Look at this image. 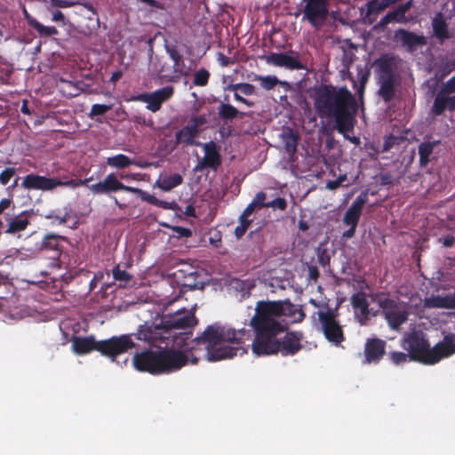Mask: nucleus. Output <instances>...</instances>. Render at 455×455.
Segmentation results:
<instances>
[{
	"label": "nucleus",
	"mask_w": 455,
	"mask_h": 455,
	"mask_svg": "<svg viewBox=\"0 0 455 455\" xmlns=\"http://www.w3.org/2000/svg\"><path fill=\"white\" fill-rule=\"evenodd\" d=\"M314 105L319 117L333 121L339 133L353 131L357 103L346 86L320 85L315 91Z\"/></svg>",
	"instance_id": "f03ea898"
},
{
	"label": "nucleus",
	"mask_w": 455,
	"mask_h": 455,
	"mask_svg": "<svg viewBox=\"0 0 455 455\" xmlns=\"http://www.w3.org/2000/svg\"><path fill=\"white\" fill-rule=\"evenodd\" d=\"M332 0H305L301 9L302 21H307L312 28L318 30L329 17V7Z\"/></svg>",
	"instance_id": "9b49d317"
},
{
	"label": "nucleus",
	"mask_w": 455,
	"mask_h": 455,
	"mask_svg": "<svg viewBox=\"0 0 455 455\" xmlns=\"http://www.w3.org/2000/svg\"><path fill=\"white\" fill-rule=\"evenodd\" d=\"M229 287L237 292L242 293V297H249L251 291L255 287V281L253 279H239L232 278L229 282Z\"/></svg>",
	"instance_id": "c756f323"
},
{
	"label": "nucleus",
	"mask_w": 455,
	"mask_h": 455,
	"mask_svg": "<svg viewBox=\"0 0 455 455\" xmlns=\"http://www.w3.org/2000/svg\"><path fill=\"white\" fill-rule=\"evenodd\" d=\"M387 14L388 15V18L390 19L391 22L395 21L403 24H406L409 22V20L406 17V15L398 7L387 12Z\"/></svg>",
	"instance_id": "8fccbe9b"
},
{
	"label": "nucleus",
	"mask_w": 455,
	"mask_h": 455,
	"mask_svg": "<svg viewBox=\"0 0 455 455\" xmlns=\"http://www.w3.org/2000/svg\"><path fill=\"white\" fill-rule=\"evenodd\" d=\"M174 93V88L172 85L164 86L150 93L140 95V100L147 103V108L152 112H156L161 108L164 102L170 100Z\"/></svg>",
	"instance_id": "dca6fc26"
},
{
	"label": "nucleus",
	"mask_w": 455,
	"mask_h": 455,
	"mask_svg": "<svg viewBox=\"0 0 455 455\" xmlns=\"http://www.w3.org/2000/svg\"><path fill=\"white\" fill-rule=\"evenodd\" d=\"M196 136L192 134L186 127L179 130L175 133L176 145L184 144L186 146H200L202 143L196 140Z\"/></svg>",
	"instance_id": "72a5a7b5"
},
{
	"label": "nucleus",
	"mask_w": 455,
	"mask_h": 455,
	"mask_svg": "<svg viewBox=\"0 0 455 455\" xmlns=\"http://www.w3.org/2000/svg\"><path fill=\"white\" fill-rule=\"evenodd\" d=\"M29 215L28 212L23 211L19 213L14 212L11 219L5 223L2 233L8 235H16L27 229L28 227Z\"/></svg>",
	"instance_id": "412c9836"
},
{
	"label": "nucleus",
	"mask_w": 455,
	"mask_h": 455,
	"mask_svg": "<svg viewBox=\"0 0 455 455\" xmlns=\"http://www.w3.org/2000/svg\"><path fill=\"white\" fill-rule=\"evenodd\" d=\"M183 182V178L179 173H174L172 175H160L159 178L156 180L154 187L160 188L163 191L168 192L172 188L180 186Z\"/></svg>",
	"instance_id": "bb28decb"
},
{
	"label": "nucleus",
	"mask_w": 455,
	"mask_h": 455,
	"mask_svg": "<svg viewBox=\"0 0 455 455\" xmlns=\"http://www.w3.org/2000/svg\"><path fill=\"white\" fill-rule=\"evenodd\" d=\"M284 148L287 154L294 155L297 151L299 136L291 129H288L283 135Z\"/></svg>",
	"instance_id": "c9c22d12"
},
{
	"label": "nucleus",
	"mask_w": 455,
	"mask_h": 455,
	"mask_svg": "<svg viewBox=\"0 0 455 455\" xmlns=\"http://www.w3.org/2000/svg\"><path fill=\"white\" fill-rule=\"evenodd\" d=\"M112 275L116 281L124 283V285L132 280V275L127 271L120 269L119 265L112 269Z\"/></svg>",
	"instance_id": "49530a36"
},
{
	"label": "nucleus",
	"mask_w": 455,
	"mask_h": 455,
	"mask_svg": "<svg viewBox=\"0 0 455 455\" xmlns=\"http://www.w3.org/2000/svg\"><path fill=\"white\" fill-rule=\"evenodd\" d=\"M72 350L75 354L82 355L98 351L102 355L110 358L113 362L116 357L130 350L132 341L130 336H113L108 339L97 341L93 335L73 336L71 338Z\"/></svg>",
	"instance_id": "39448f33"
},
{
	"label": "nucleus",
	"mask_w": 455,
	"mask_h": 455,
	"mask_svg": "<svg viewBox=\"0 0 455 455\" xmlns=\"http://www.w3.org/2000/svg\"><path fill=\"white\" fill-rule=\"evenodd\" d=\"M394 37L396 42H399L410 52L416 51L418 47L426 45L427 43L423 35H418L404 28L397 29L395 32Z\"/></svg>",
	"instance_id": "a211bd4d"
},
{
	"label": "nucleus",
	"mask_w": 455,
	"mask_h": 455,
	"mask_svg": "<svg viewBox=\"0 0 455 455\" xmlns=\"http://www.w3.org/2000/svg\"><path fill=\"white\" fill-rule=\"evenodd\" d=\"M228 88L233 92H238L245 96H251L256 93L255 86L249 83L233 84H229Z\"/></svg>",
	"instance_id": "a19ab883"
},
{
	"label": "nucleus",
	"mask_w": 455,
	"mask_h": 455,
	"mask_svg": "<svg viewBox=\"0 0 455 455\" xmlns=\"http://www.w3.org/2000/svg\"><path fill=\"white\" fill-rule=\"evenodd\" d=\"M196 323L197 319L193 312L180 309L173 314L164 315L160 326L166 332L176 330L179 333H188Z\"/></svg>",
	"instance_id": "f8f14e48"
},
{
	"label": "nucleus",
	"mask_w": 455,
	"mask_h": 455,
	"mask_svg": "<svg viewBox=\"0 0 455 455\" xmlns=\"http://www.w3.org/2000/svg\"><path fill=\"white\" fill-rule=\"evenodd\" d=\"M210 78V72L202 68L197 70L194 75L193 84L196 86H205L207 85Z\"/></svg>",
	"instance_id": "c03bdc74"
},
{
	"label": "nucleus",
	"mask_w": 455,
	"mask_h": 455,
	"mask_svg": "<svg viewBox=\"0 0 455 455\" xmlns=\"http://www.w3.org/2000/svg\"><path fill=\"white\" fill-rule=\"evenodd\" d=\"M391 23L390 19L388 18V15L386 14L383 18L380 19V20L373 27V29L375 30H380L383 31L387 26Z\"/></svg>",
	"instance_id": "0e129e2a"
},
{
	"label": "nucleus",
	"mask_w": 455,
	"mask_h": 455,
	"mask_svg": "<svg viewBox=\"0 0 455 455\" xmlns=\"http://www.w3.org/2000/svg\"><path fill=\"white\" fill-rule=\"evenodd\" d=\"M428 307L451 309V294L432 296L426 299Z\"/></svg>",
	"instance_id": "f704fd0d"
},
{
	"label": "nucleus",
	"mask_w": 455,
	"mask_h": 455,
	"mask_svg": "<svg viewBox=\"0 0 455 455\" xmlns=\"http://www.w3.org/2000/svg\"><path fill=\"white\" fill-rule=\"evenodd\" d=\"M439 241L443 243V247L450 248L455 243V236L452 235H447L444 237H441Z\"/></svg>",
	"instance_id": "69168bd1"
},
{
	"label": "nucleus",
	"mask_w": 455,
	"mask_h": 455,
	"mask_svg": "<svg viewBox=\"0 0 455 455\" xmlns=\"http://www.w3.org/2000/svg\"><path fill=\"white\" fill-rule=\"evenodd\" d=\"M408 356H410V355L399 351H394L389 354L391 361L396 365L407 362Z\"/></svg>",
	"instance_id": "4d7b16f0"
},
{
	"label": "nucleus",
	"mask_w": 455,
	"mask_h": 455,
	"mask_svg": "<svg viewBox=\"0 0 455 455\" xmlns=\"http://www.w3.org/2000/svg\"><path fill=\"white\" fill-rule=\"evenodd\" d=\"M112 106L111 105H105V104H93L92 106V108H91V113L90 115L92 116H103L105 115L108 111H109L111 109Z\"/></svg>",
	"instance_id": "5fc2aeb1"
},
{
	"label": "nucleus",
	"mask_w": 455,
	"mask_h": 455,
	"mask_svg": "<svg viewBox=\"0 0 455 455\" xmlns=\"http://www.w3.org/2000/svg\"><path fill=\"white\" fill-rule=\"evenodd\" d=\"M15 209L16 207L12 198H2L0 200V234L3 231V228H4L5 223L8 222L15 212Z\"/></svg>",
	"instance_id": "c85d7f7f"
},
{
	"label": "nucleus",
	"mask_w": 455,
	"mask_h": 455,
	"mask_svg": "<svg viewBox=\"0 0 455 455\" xmlns=\"http://www.w3.org/2000/svg\"><path fill=\"white\" fill-rule=\"evenodd\" d=\"M317 315L325 339L335 346H339L345 340V335L343 327L337 319L338 314L328 307L324 311H318Z\"/></svg>",
	"instance_id": "9d476101"
},
{
	"label": "nucleus",
	"mask_w": 455,
	"mask_h": 455,
	"mask_svg": "<svg viewBox=\"0 0 455 455\" xmlns=\"http://www.w3.org/2000/svg\"><path fill=\"white\" fill-rule=\"evenodd\" d=\"M28 24L39 34L40 36H52L59 34L58 29L53 26H44L36 19L28 20Z\"/></svg>",
	"instance_id": "4c0bfd02"
},
{
	"label": "nucleus",
	"mask_w": 455,
	"mask_h": 455,
	"mask_svg": "<svg viewBox=\"0 0 455 455\" xmlns=\"http://www.w3.org/2000/svg\"><path fill=\"white\" fill-rule=\"evenodd\" d=\"M373 66L379 73L378 93L385 102H390L395 95V70L397 66L396 57L391 54H382L374 60Z\"/></svg>",
	"instance_id": "0eeeda50"
},
{
	"label": "nucleus",
	"mask_w": 455,
	"mask_h": 455,
	"mask_svg": "<svg viewBox=\"0 0 455 455\" xmlns=\"http://www.w3.org/2000/svg\"><path fill=\"white\" fill-rule=\"evenodd\" d=\"M64 240L65 238L55 234H48L44 237L43 240V247L45 249H50L53 251H60V240Z\"/></svg>",
	"instance_id": "79ce46f5"
},
{
	"label": "nucleus",
	"mask_w": 455,
	"mask_h": 455,
	"mask_svg": "<svg viewBox=\"0 0 455 455\" xmlns=\"http://www.w3.org/2000/svg\"><path fill=\"white\" fill-rule=\"evenodd\" d=\"M52 20L54 22H61L63 26L66 25L65 16L60 11L52 12Z\"/></svg>",
	"instance_id": "774afa93"
},
{
	"label": "nucleus",
	"mask_w": 455,
	"mask_h": 455,
	"mask_svg": "<svg viewBox=\"0 0 455 455\" xmlns=\"http://www.w3.org/2000/svg\"><path fill=\"white\" fill-rule=\"evenodd\" d=\"M184 352L174 348L144 349L136 352L132 359L133 367L140 372L152 375L170 374L188 363Z\"/></svg>",
	"instance_id": "20e7f679"
},
{
	"label": "nucleus",
	"mask_w": 455,
	"mask_h": 455,
	"mask_svg": "<svg viewBox=\"0 0 455 455\" xmlns=\"http://www.w3.org/2000/svg\"><path fill=\"white\" fill-rule=\"evenodd\" d=\"M17 169L13 166L5 167L0 172V184L7 186L10 181L16 176Z\"/></svg>",
	"instance_id": "de8ad7c7"
},
{
	"label": "nucleus",
	"mask_w": 455,
	"mask_h": 455,
	"mask_svg": "<svg viewBox=\"0 0 455 455\" xmlns=\"http://www.w3.org/2000/svg\"><path fill=\"white\" fill-rule=\"evenodd\" d=\"M439 68V71L442 73V77L449 75L451 72L455 70V59L452 60H446L445 62H442Z\"/></svg>",
	"instance_id": "13d9d810"
},
{
	"label": "nucleus",
	"mask_w": 455,
	"mask_h": 455,
	"mask_svg": "<svg viewBox=\"0 0 455 455\" xmlns=\"http://www.w3.org/2000/svg\"><path fill=\"white\" fill-rule=\"evenodd\" d=\"M164 47L166 52L173 61V73L176 74L177 77H180L186 67L183 55L179 52L175 44H165Z\"/></svg>",
	"instance_id": "393cba45"
},
{
	"label": "nucleus",
	"mask_w": 455,
	"mask_h": 455,
	"mask_svg": "<svg viewBox=\"0 0 455 455\" xmlns=\"http://www.w3.org/2000/svg\"><path fill=\"white\" fill-rule=\"evenodd\" d=\"M252 112H240L236 108L229 103L221 102L218 108V116L221 120H233L235 118H243L251 116Z\"/></svg>",
	"instance_id": "a878e982"
},
{
	"label": "nucleus",
	"mask_w": 455,
	"mask_h": 455,
	"mask_svg": "<svg viewBox=\"0 0 455 455\" xmlns=\"http://www.w3.org/2000/svg\"><path fill=\"white\" fill-rule=\"evenodd\" d=\"M249 325L254 331L252 352L257 355L280 353L292 356L302 348L304 334L300 331H288V321L301 323L306 315L302 309L284 300H259Z\"/></svg>",
	"instance_id": "f257e3e1"
},
{
	"label": "nucleus",
	"mask_w": 455,
	"mask_h": 455,
	"mask_svg": "<svg viewBox=\"0 0 455 455\" xmlns=\"http://www.w3.org/2000/svg\"><path fill=\"white\" fill-rule=\"evenodd\" d=\"M48 218L53 219L55 221L58 222V224H65L69 220L70 216L68 212H65L62 215L52 212L51 214H49Z\"/></svg>",
	"instance_id": "e2e57ef3"
},
{
	"label": "nucleus",
	"mask_w": 455,
	"mask_h": 455,
	"mask_svg": "<svg viewBox=\"0 0 455 455\" xmlns=\"http://www.w3.org/2000/svg\"><path fill=\"white\" fill-rule=\"evenodd\" d=\"M158 76L159 78L167 82H175L180 78L176 76V74L173 73V70L172 71L166 64L162 65V67L159 68Z\"/></svg>",
	"instance_id": "09e8293b"
},
{
	"label": "nucleus",
	"mask_w": 455,
	"mask_h": 455,
	"mask_svg": "<svg viewBox=\"0 0 455 455\" xmlns=\"http://www.w3.org/2000/svg\"><path fill=\"white\" fill-rule=\"evenodd\" d=\"M253 80L259 81L260 83V86L266 91H270L276 85L283 84V82L280 81L275 76L255 75Z\"/></svg>",
	"instance_id": "58836bf2"
},
{
	"label": "nucleus",
	"mask_w": 455,
	"mask_h": 455,
	"mask_svg": "<svg viewBox=\"0 0 455 455\" xmlns=\"http://www.w3.org/2000/svg\"><path fill=\"white\" fill-rule=\"evenodd\" d=\"M438 92L455 93V76L450 78Z\"/></svg>",
	"instance_id": "052dcab7"
},
{
	"label": "nucleus",
	"mask_w": 455,
	"mask_h": 455,
	"mask_svg": "<svg viewBox=\"0 0 455 455\" xmlns=\"http://www.w3.org/2000/svg\"><path fill=\"white\" fill-rule=\"evenodd\" d=\"M403 347L409 352L412 360H418L427 364L429 343L421 331H413L403 339Z\"/></svg>",
	"instance_id": "ddd939ff"
},
{
	"label": "nucleus",
	"mask_w": 455,
	"mask_h": 455,
	"mask_svg": "<svg viewBox=\"0 0 455 455\" xmlns=\"http://www.w3.org/2000/svg\"><path fill=\"white\" fill-rule=\"evenodd\" d=\"M51 5L47 7L49 12H52L51 8H68L72 7L76 4L73 0H49Z\"/></svg>",
	"instance_id": "864d4df0"
},
{
	"label": "nucleus",
	"mask_w": 455,
	"mask_h": 455,
	"mask_svg": "<svg viewBox=\"0 0 455 455\" xmlns=\"http://www.w3.org/2000/svg\"><path fill=\"white\" fill-rule=\"evenodd\" d=\"M89 189L93 195H106L110 196L115 204L121 210L125 209L126 204L120 203L116 196H111L120 191L135 194L139 196L142 201L164 210H174L177 206V204L173 201L166 202L160 200L140 188L124 184L115 173H109L102 180L92 184Z\"/></svg>",
	"instance_id": "423d86ee"
},
{
	"label": "nucleus",
	"mask_w": 455,
	"mask_h": 455,
	"mask_svg": "<svg viewBox=\"0 0 455 455\" xmlns=\"http://www.w3.org/2000/svg\"><path fill=\"white\" fill-rule=\"evenodd\" d=\"M200 146H202L204 151V156L195 166L194 171L202 172L205 168H211L213 171H217L221 164V156L217 144L214 141H209L207 143L201 144Z\"/></svg>",
	"instance_id": "2eb2a0df"
},
{
	"label": "nucleus",
	"mask_w": 455,
	"mask_h": 455,
	"mask_svg": "<svg viewBox=\"0 0 455 455\" xmlns=\"http://www.w3.org/2000/svg\"><path fill=\"white\" fill-rule=\"evenodd\" d=\"M317 261L322 267L330 265L331 257L326 248L318 247L316 249Z\"/></svg>",
	"instance_id": "3c124183"
},
{
	"label": "nucleus",
	"mask_w": 455,
	"mask_h": 455,
	"mask_svg": "<svg viewBox=\"0 0 455 455\" xmlns=\"http://www.w3.org/2000/svg\"><path fill=\"white\" fill-rule=\"evenodd\" d=\"M438 141H424L419 146V166L426 167L430 162V156Z\"/></svg>",
	"instance_id": "473e14b6"
},
{
	"label": "nucleus",
	"mask_w": 455,
	"mask_h": 455,
	"mask_svg": "<svg viewBox=\"0 0 455 455\" xmlns=\"http://www.w3.org/2000/svg\"><path fill=\"white\" fill-rule=\"evenodd\" d=\"M244 335V329L235 330L216 323L208 325L194 341L196 345L204 344L207 359L216 362L245 353L242 347Z\"/></svg>",
	"instance_id": "7ed1b4c3"
},
{
	"label": "nucleus",
	"mask_w": 455,
	"mask_h": 455,
	"mask_svg": "<svg viewBox=\"0 0 455 455\" xmlns=\"http://www.w3.org/2000/svg\"><path fill=\"white\" fill-rule=\"evenodd\" d=\"M174 275L182 283L183 286L190 289H197L203 284V282L199 280L198 270L188 264H182Z\"/></svg>",
	"instance_id": "aec40b11"
},
{
	"label": "nucleus",
	"mask_w": 455,
	"mask_h": 455,
	"mask_svg": "<svg viewBox=\"0 0 455 455\" xmlns=\"http://www.w3.org/2000/svg\"><path fill=\"white\" fill-rule=\"evenodd\" d=\"M365 6L366 12L363 17L364 22L372 24L376 20V17L372 18L371 15H378L379 12H383L379 0H370L366 3Z\"/></svg>",
	"instance_id": "e433bc0d"
},
{
	"label": "nucleus",
	"mask_w": 455,
	"mask_h": 455,
	"mask_svg": "<svg viewBox=\"0 0 455 455\" xmlns=\"http://www.w3.org/2000/svg\"><path fill=\"white\" fill-rule=\"evenodd\" d=\"M249 217H243V213L239 217V225L235 228V235L236 238H241L243 236L245 232L247 231L248 228L250 227L251 223L252 222L251 220L248 219Z\"/></svg>",
	"instance_id": "a18cd8bd"
},
{
	"label": "nucleus",
	"mask_w": 455,
	"mask_h": 455,
	"mask_svg": "<svg viewBox=\"0 0 455 455\" xmlns=\"http://www.w3.org/2000/svg\"><path fill=\"white\" fill-rule=\"evenodd\" d=\"M451 93L438 92L434 100L431 108L432 114L435 116H441L448 109L450 111L455 110V95L450 96Z\"/></svg>",
	"instance_id": "5701e85b"
},
{
	"label": "nucleus",
	"mask_w": 455,
	"mask_h": 455,
	"mask_svg": "<svg viewBox=\"0 0 455 455\" xmlns=\"http://www.w3.org/2000/svg\"><path fill=\"white\" fill-rule=\"evenodd\" d=\"M371 76L370 69L366 68H357V78L359 82V87L357 88V93L362 95L364 92V88Z\"/></svg>",
	"instance_id": "37998d69"
},
{
	"label": "nucleus",
	"mask_w": 455,
	"mask_h": 455,
	"mask_svg": "<svg viewBox=\"0 0 455 455\" xmlns=\"http://www.w3.org/2000/svg\"><path fill=\"white\" fill-rule=\"evenodd\" d=\"M307 270H308V278L314 282H316L320 276L318 267L316 266L312 265V266H308Z\"/></svg>",
	"instance_id": "338daca9"
},
{
	"label": "nucleus",
	"mask_w": 455,
	"mask_h": 455,
	"mask_svg": "<svg viewBox=\"0 0 455 455\" xmlns=\"http://www.w3.org/2000/svg\"><path fill=\"white\" fill-rule=\"evenodd\" d=\"M267 208L278 209L285 211L287 208V201L283 197H277L270 202H267Z\"/></svg>",
	"instance_id": "6e6d98bb"
},
{
	"label": "nucleus",
	"mask_w": 455,
	"mask_h": 455,
	"mask_svg": "<svg viewBox=\"0 0 455 455\" xmlns=\"http://www.w3.org/2000/svg\"><path fill=\"white\" fill-rule=\"evenodd\" d=\"M267 63L289 69H301L303 65L297 57L283 52H272L265 57Z\"/></svg>",
	"instance_id": "4be33fe9"
},
{
	"label": "nucleus",
	"mask_w": 455,
	"mask_h": 455,
	"mask_svg": "<svg viewBox=\"0 0 455 455\" xmlns=\"http://www.w3.org/2000/svg\"><path fill=\"white\" fill-rule=\"evenodd\" d=\"M455 354V334L449 333L443 339L436 343L433 347H429L427 364H435L442 359L448 358Z\"/></svg>",
	"instance_id": "4468645a"
},
{
	"label": "nucleus",
	"mask_w": 455,
	"mask_h": 455,
	"mask_svg": "<svg viewBox=\"0 0 455 455\" xmlns=\"http://www.w3.org/2000/svg\"><path fill=\"white\" fill-rule=\"evenodd\" d=\"M84 181L73 179L64 178H51L46 176L38 175L36 173H29L23 177L20 187L26 190H42L52 191L58 187H68L75 188Z\"/></svg>",
	"instance_id": "6e6552de"
},
{
	"label": "nucleus",
	"mask_w": 455,
	"mask_h": 455,
	"mask_svg": "<svg viewBox=\"0 0 455 455\" xmlns=\"http://www.w3.org/2000/svg\"><path fill=\"white\" fill-rule=\"evenodd\" d=\"M434 36L441 43L450 39L451 35L449 31V25L442 12H437L431 21Z\"/></svg>",
	"instance_id": "b1692460"
},
{
	"label": "nucleus",
	"mask_w": 455,
	"mask_h": 455,
	"mask_svg": "<svg viewBox=\"0 0 455 455\" xmlns=\"http://www.w3.org/2000/svg\"><path fill=\"white\" fill-rule=\"evenodd\" d=\"M346 180H347L346 174L339 175L336 180L328 181L326 184V188L331 190L337 189L342 184V182L345 181Z\"/></svg>",
	"instance_id": "680f3d73"
},
{
	"label": "nucleus",
	"mask_w": 455,
	"mask_h": 455,
	"mask_svg": "<svg viewBox=\"0 0 455 455\" xmlns=\"http://www.w3.org/2000/svg\"><path fill=\"white\" fill-rule=\"evenodd\" d=\"M351 305L355 311H360L361 315L367 317L370 314L369 302L363 292H357L351 296Z\"/></svg>",
	"instance_id": "2f4dec72"
},
{
	"label": "nucleus",
	"mask_w": 455,
	"mask_h": 455,
	"mask_svg": "<svg viewBox=\"0 0 455 455\" xmlns=\"http://www.w3.org/2000/svg\"><path fill=\"white\" fill-rule=\"evenodd\" d=\"M125 335L130 336L132 341V346L130 347V349L136 348L138 347L135 340H142L145 342L151 343L155 339V335L152 328L147 325H140L137 332Z\"/></svg>",
	"instance_id": "7c9ffc66"
},
{
	"label": "nucleus",
	"mask_w": 455,
	"mask_h": 455,
	"mask_svg": "<svg viewBox=\"0 0 455 455\" xmlns=\"http://www.w3.org/2000/svg\"><path fill=\"white\" fill-rule=\"evenodd\" d=\"M207 123V119L204 115H200L196 116H193L188 122L186 129H188L192 134L196 137L198 136L200 132V127L204 125Z\"/></svg>",
	"instance_id": "ea45409f"
},
{
	"label": "nucleus",
	"mask_w": 455,
	"mask_h": 455,
	"mask_svg": "<svg viewBox=\"0 0 455 455\" xmlns=\"http://www.w3.org/2000/svg\"><path fill=\"white\" fill-rule=\"evenodd\" d=\"M106 164L108 166H110L112 168H116V169H124V168H127L133 164L140 166V167H145V166L148 165V164H145V165L139 164H137V162L134 159H132L128 156L124 155V154H117L116 156L108 157L106 159Z\"/></svg>",
	"instance_id": "cd10ccee"
},
{
	"label": "nucleus",
	"mask_w": 455,
	"mask_h": 455,
	"mask_svg": "<svg viewBox=\"0 0 455 455\" xmlns=\"http://www.w3.org/2000/svg\"><path fill=\"white\" fill-rule=\"evenodd\" d=\"M368 201V193L362 192L356 196L349 208L344 213L342 221L344 225L357 226L360 220L363 209Z\"/></svg>",
	"instance_id": "6ab92c4d"
},
{
	"label": "nucleus",
	"mask_w": 455,
	"mask_h": 455,
	"mask_svg": "<svg viewBox=\"0 0 455 455\" xmlns=\"http://www.w3.org/2000/svg\"><path fill=\"white\" fill-rule=\"evenodd\" d=\"M266 198V193H264L263 191H259L256 194L252 202L255 204L258 209L267 208V203L265 202Z\"/></svg>",
	"instance_id": "bf43d9fd"
},
{
	"label": "nucleus",
	"mask_w": 455,
	"mask_h": 455,
	"mask_svg": "<svg viewBox=\"0 0 455 455\" xmlns=\"http://www.w3.org/2000/svg\"><path fill=\"white\" fill-rule=\"evenodd\" d=\"M387 342L379 338L367 339L363 363H379L386 354Z\"/></svg>",
	"instance_id": "f3484780"
},
{
	"label": "nucleus",
	"mask_w": 455,
	"mask_h": 455,
	"mask_svg": "<svg viewBox=\"0 0 455 455\" xmlns=\"http://www.w3.org/2000/svg\"><path fill=\"white\" fill-rule=\"evenodd\" d=\"M172 230V235L178 238L181 237H190L192 235V230L188 228L180 227V226H173L171 227Z\"/></svg>",
	"instance_id": "603ef678"
},
{
	"label": "nucleus",
	"mask_w": 455,
	"mask_h": 455,
	"mask_svg": "<svg viewBox=\"0 0 455 455\" xmlns=\"http://www.w3.org/2000/svg\"><path fill=\"white\" fill-rule=\"evenodd\" d=\"M377 302L382 310V315L391 330L399 328L408 321L410 312L406 305H403L388 297H379Z\"/></svg>",
	"instance_id": "1a4fd4ad"
}]
</instances>
